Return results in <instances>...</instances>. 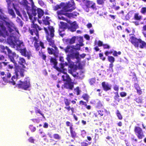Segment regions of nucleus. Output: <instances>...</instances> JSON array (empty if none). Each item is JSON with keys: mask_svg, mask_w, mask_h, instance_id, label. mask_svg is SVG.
Masks as SVG:
<instances>
[{"mask_svg": "<svg viewBox=\"0 0 146 146\" xmlns=\"http://www.w3.org/2000/svg\"><path fill=\"white\" fill-rule=\"evenodd\" d=\"M8 12L9 13L12 15L13 17L15 18V15L13 9H9L8 10Z\"/></svg>", "mask_w": 146, "mask_h": 146, "instance_id": "42", "label": "nucleus"}, {"mask_svg": "<svg viewBox=\"0 0 146 146\" xmlns=\"http://www.w3.org/2000/svg\"><path fill=\"white\" fill-rule=\"evenodd\" d=\"M79 104L82 105H84V106H86V102L83 101L82 100H81L79 102Z\"/></svg>", "mask_w": 146, "mask_h": 146, "instance_id": "64", "label": "nucleus"}, {"mask_svg": "<svg viewBox=\"0 0 146 146\" xmlns=\"http://www.w3.org/2000/svg\"><path fill=\"white\" fill-rule=\"evenodd\" d=\"M28 2L26 0H24L23 4L27 8V13L29 15V19L32 20L33 17L35 16L38 14V19H39L44 14V11L40 8H37L35 6H33L31 9H29L30 7L28 5Z\"/></svg>", "mask_w": 146, "mask_h": 146, "instance_id": "2", "label": "nucleus"}, {"mask_svg": "<svg viewBox=\"0 0 146 146\" xmlns=\"http://www.w3.org/2000/svg\"><path fill=\"white\" fill-rule=\"evenodd\" d=\"M134 131L135 135L139 140L141 139L144 138L145 134L144 131L141 128L137 126H135L134 127Z\"/></svg>", "mask_w": 146, "mask_h": 146, "instance_id": "9", "label": "nucleus"}, {"mask_svg": "<svg viewBox=\"0 0 146 146\" xmlns=\"http://www.w3.org/2000/svg\"><path fill=\"white\" fill-rule=\"evenodd\" d=\"M76 77L77 79L81 80L84 77V75L83 74V72L81 71L77 72L76 74Z\"/></svg>", "mask_w": 146, "mask_h": 146, "instance_id": "33", "label": "nucleus"}, {"mask_svg": "<svg viewBox=\"0 0 146 146\" xmlns=\"http://www.w3.org/2000/svg\"><path fill=\"white\" fill-rule=\"evenodd\" d=\"M50 63L51 65H54L53 67L56 70L59 69V68H58V67L57 66V62L55 58L51 57L50 59Z\"/></svg>", "mask_w": 146, "mask_h": 146, "instance_id": "25", "label": "nucleus"}, {"mask_svg": "<svg viewBox=\"0 0 146 146\" xmlns=\"http://www.w3.org/2000/svg\"><path fill=\"white\" fill-rule=\"evenodd\" d=\"M106 0H96L97 4L99 5H103Z\"/></svg>", "mask_w": 146, "mask_h": 146, "instance_id": "44", "label": "nucleus"}, {"mask_svg": "<svg viewBox=\"0 0 146 146\" xmlns=\"http://www.w3.org/2000/svg\"><path fill=\"white\" fill-rule=\"evenodd\" d=\"M18 63L20 65L22 66L23 68H25V66L24 64H26V61L24 58L21 57H19Z\"/></svg>", "mask_w": 146, "mask_h": 146, "instance_id": "30", "label": "nucleus"}, {"mask_svg": "<svg viewBox=\"0 0 146 146\" xmlns=\"http://www.w3.org/2000/svg\"><path fill=\"white\" fill-rule=\"evenodd\" d=\"M103 48L104 49H109L110 48V46L107 44H104L103 45Z\"/></svg>", "mask_w": 146, "mask_h": 146, "instance_id": "60", "label": "nucleus"}, {"mask_svg": "<svg viewBox=\"0 0 146 146\" xmlns=\"http://www.w3.org/2000/svg\"><path fill=\"white\" fill-rule=\"evenodd\" d=\"M102 85L103 90L107 91L111 89V86L108 83L105 82H103L102 83Z\"/></svg>", "mask_w": 146, "mask_h": 146, "instance_id": "22", "label": "nucleus"}, {"mask_svg": "<svg viewBox=\"0 0 146 146\" xmlns=\"http://www.w3.org/2000/svg\"><path fill=\"white\" fill-rule=\"evenodd\" d=\"M116 114L118 119L119 120H121L123 119L122 116L121 114L119 111L117 110L116 111Z\"/></svg>", "mask_w": 146, "mask_h": 146, "instance_id": "45", "label": "nucleus"}, {"mask_svg": "<svg viewBox=\"0 0 146 146\" xmlns=\"http://www.w3.org/2000/svg\"><path fill=\"white\" fill-rule=\"evenodd\" d=\"M113 89L114 90L117 91V92H118L119 90V87L117 85H115L113 87Z\"/></svg>", "mask_w": 146, "mask_h": 146, "instance_id": "63", "label": "nucleus"}, {"mask_svg": "<svg viewBox=\"0 0 146 146\" xmlns=\"http://www.w3.org/2000/svg\"><path fill=\"white\" fill-rule=\"evenodd\" d=\"M108 61L111 63H113L115 61L114 58L112 56H108Z\"/></svg>", "mask_w": 146, "mask_h": 146, "instance_id": "40", "label": "nucleus"}, {"mask_svg": "<svg viewBox=\"0 0 146 146\" xmlns=\"http://www.w3.org/2000/svg\"><path fill=\"white\" fill-rule=\"evenodd\" d=\"M29 128L32 132L35 131L36 129L35 127H33V125H29Z\"/></svg>", "mask_w": 146, "mask_h": 146, "instance_id": "59", "label": "nucleus"}, {"mask_svg": "<svg viewBox=\"0 0 146 146\" xmlns=\"http://www.w3.org/2000/svg\"><path fill=\"white\" fill-rule=\"evenodd\" d=\"M5 25L8 28L9 31L8 32L10 35H11V33L14 31H15L17 33H19L17 29L11 21H9L8 22H6Z\"/></svg>", "mask_w": 146, "mask_h": 146, "instance_id": "11", "label": "nucleus"}, {"mask_svg": "<svg viewBox=\"0 0 146 146\" xmlns=\"http://www.w3.org/2000/svg\"><path fill=\"white\" fill-rule=\"evenodd\" d=\"M70 69L68 70V73L72 74L74 77H76V74L78 72H76L77 68H74L73 66H70Z\"/></svg>", "mask_w": 146, "mask_h": 146, "instance_id": "20", "label": "nucleus"}, {"mask_svg": "<svg viewBox=\"0 0 146 146\" xmlns=\"http://www.w3.org/2000/svg\"><path fill=\"white\" fill-rule=\"evenodd\" d=\"M66 124L67 127H69V129L73 128V125L70 122L66 121Z\"/></svg>", "mask_w": 146, "mask_h": 146, "instance_id": "47", "label": "nucleus"}, {"mask_svg": "<svg viewBox=\"0 0 146 146\" xmlns=\"http://www.w3.org/2000/svg\"><path fill=\"white\" fill-rule=\"evenodd\" d=\"M99 56L100 59L104 61L106 60V57H104V55L103 53H100L99 54Z\"/></svg>", "mask_w": 146, "mask_h": 146, "instance_id": "55", "label": "nucleus"}, {"mask_svg": "<svg viewBox=\"0 0 146 146\" xmlns=\"http://www.w3.org/2000/svg\"><path fill=\"white\" fill-rule=\"evenodd\" d=\"M64 75L62 76V78L63 81L66 82L72 80L70 78L69 75L66 72H65V73H64Z\"/></svg>", "mask_w": 146, "mask_h": 146, "instance_id": "28", "label": "nucleus"}, {"mask_svg": "<svg viewBox=\"0 0 146 146\" xmlns=\"http://www.w3.org/2000/svg\"><path fill=\"white\" fill-rule=\"evenodd\" d=\"M78 28V25L76 23L72 24L70 27H68V29L71 31L73 32L75 31Z\"/></svg>", "mask_w": 146, "mask_h": 146, "instance_id": "27", "label": "nucleus"}, {"mask_svg": "<svg viewBox=\"0 0 146 146\" xmlns=\"http://www.w3.org/2000/svg\"><path fill=\"white\" fill-rule=\"evenodd\" d=\"M129 41L135 48H146V43L141 39H138L133 36L130 37Z\"/></svg>", "mask_w": 146, "mask_h": 146, "instance_id": "5", "label": "nucleus"}, {"mask_svg": "<svg viewBox=\"0 0 146 146\" xmlns=\"http://www.w3.org/2000/svg\"><path fill=\"white\" fill-rule=\"evenodd\" d=\"M70 136L72 138L74 139L78 137L77 133L73 127L70 129Z\"/></svg>", "mask_w": 146, "mask_h": 146, "instance_id": "23", "label": "nucleus"}, {"mask_svg": "<svg viewBox=\"0 0 146 146\" xmlns=\"http://www.w3.org/2000/svg\"><path fill=\"white\" fill-rule=\"evenodd\" d=\"M15 75H13L11 77V81L10 80V83H11L13 85H15L16 84L15 81H16L18 78L19 75L17 72L15 71Z\"/></svg>", "mask_w": 146, "mask_h": 146, "instance_id": "24", "label": "nucleus"}, {"mask_svg": "<svg viewBox=\"0 0 146 146\" xmlns=\"http://www.w3.org/2000/svg\"><path fill=\"white\" fill-rule=\"evenodd\" d=\"M106 112L105 110H100L98 111V114L100 115L101 116H106Z\"/></svg>", "mask_w": 146, "mask_h": 146, "instance_id": "41", "label": "nucleus"}, {"mask_svg": "<svg viewBox=\"0 0 146 146\" xmlns=\"http://www.w3.org/2000/svg\"><path fill=\"white\" fill-rule=\"evenodd\" d=\"M82 97L83 99L86 100L87 102H88L89 100V96L87 94H83L82 96Z\"/></svg>", "mask_w": 146, "mask_h": 146, "instance_id": "46", "label": "nucleus"}, {"mask_svg": "<svg viewBox=\"0 0 146 146\" xmlns=\"http://www.w3.org/2000/svg\"><path fill=\"white\" fill-rule=\"evenodd\" d=\"M127 94V93L126 92H121L120 93V96L121 97H124L126 96Z\"/></svg>", "mask_w": 146, "mask_h": 146, "instance_id": "61", "label": "nucleus"}, {"mask_svg": "<svg viewBox=\"0 0 146 146\" xmlns=\"http://www.w3.org/2000/svg\"><path fill=\"white\" fill-rule=\"evenodd\" d=\"M129 76L131 77L130 79H131L134 82L137 81V78L134 72H131Z\"/></svg>", "mask_w": 146, "mask_h": 146, "instance_id": "35", "label": "nucleus"}, {"mask_svg": "<svg viewBox=\"0 0 146 146\" xmlns=\"http://www.w3.org/2000/svg\"><path fill=\"white\" fill-rule=\"evenodd\" d=\"M140 13L143 15H145L146 13V7H142Z\"/></svg>", "mask_w": 146, "mask_h": 146, "instance_id": "51", "label": "nucleus"}, {"mask_svg": "<svg viewBox=\"0 0 146 146\" xmlns=\"http://www.w3.org/2000/svg\"><path fill=\"white\" fill-rule=\"evenodd\" d=\"M50 18L48 16L43 17V18L42 19V21L43 23L46 25H49L50 24L49 21L50 20Z\"/></svg>", "mask_w": 146, "mask_h": 146, "instance_id": "29", "label": "nucleus"}, {"mask_svg": "<svg viewBox=\"0 0 146 146\" xmlns=\"http://www.w3.org/2000/svg\"><path fill=\"white\" fill-rule=\"evenodd\" d=\"M60 67H58V68H59V69L56 70L58 72L62 73H65V72L64 70V67H65L64 64L63 63H60Z\"/></svg>", "mask_w": 146, "mask_h": 146, "instance_id": "34", "label": "nucleus"}, {"mask_svg": "<svg viewBox=\"0 0 146 146\" xmlns=\"http://www.w3.org/2000/svg\"><path fill=\"white\" fill-rule=\"evenodd\" d=\"M18 43H16L15 44V48L18 51H20L22 49L25 48V45L23 42L19 40L18 41Z\"/></svg>", "mask_w": 146, "mask_h": 146, "instance_id": "19", "label": "nucleus"}, {"mask_svg": "<svg viewBox=\"0 0 146 146\" xmlns=\"http://www.w3.org/2000/svg\"><path fill=\"white\" fill-rule=\"evenodd\" d=\"M53 137L54 139L58 140H60L61 139V136L57 133L53 134Z\"/></svg>", "mask_w": 146, "mask_h": 146, "instance_id": "39", "label": "nucleus"}, {"mask_svg": "<svg viewBox=\"0 0 146 146\" xmlns=\"http://www.w3.org/2000/svg\"><path fill=\"white\" fill-rule=\"evenodd\" d=\"M8 56L10 61L13 62L14 65L15 66L17 64L16 61L15 60V57L18 58V56L17 55L16 53L14 52H13L10 50L9 51L8 53Z\"/></svg>", "mask_w": 146, "mask_h": 146, "instance_id": "12", "label": "nucleus"}, {"mask_svg": "<svg viewBox=\"0 0 146 146\" xmlns=\"http://www.w3.org/2000/svg\"><path fill=\"white\" fill-rule=\"evenodd\" d=\"M96 80L95 78H92L90 80L89 83L90 85H93L95 82Z\"/></svg>", "mask_w": 146, "mask_h": 146, "instance_id": "58", "label": "nucleus"}, {"mask_svg": "<svg viewBox=\"0 0 146 146\" xmlns=\"http://www.w3.org/2000/svg\"><path fill=\"white\" fill-rule=\"evenodd\" d=\"M0 27L2 31V36L4 37L9 36L7 38V42L12 47L15 48V44L17 42L15 40L14 37L10 35L7 30L6 28L2 21H0Z\"/></svg>", "mask_w": 146, "mask_h": 146, "instance_id": "3", "label": "nucleus"}, {"mask_svg": "<svg viewBox=\"0 0 146 146\" xmlns=\"http://www.w3.org/2000/svg\"><path fill=\"white\" fill-rule=\"evenodd\" d=\"M134 86L138 94L139 95H141L143 93V92L139 84L137 83H135L134 84Z\"/></svg>", "mask_w": 146, "mask_h": 146, "instance_id": "26", "label": "nucleus"}, {"mask_svg": "<svg viewBox=\"0 0 146 146\" xmlns=\"http://www.w3.org/2000/svg\"><path fill=\"white\" fill-rule=\"evenodd\" d=\"M11 76V73L7 72L5 74V76L2 77L3 80L5 82L10 83V78Z\"/></svg>", "mask_w": 146, "mask_h": 146, "instance_id": "18", "label": "nucleus"}, {"mask_svg": "<svg viewBox=\"0 0 146 146\" xmlns=\"http://www.w3.org/2000/svg\"><path fill=\"white\" fill-rule=\"evenodd\" d=\"M0 48L2 50V52L4 53L5 54H6L7 53H7L9 52V51L10 50V49L7 46H5L3 45H1L0 46Z\"/></svg>", "mask_w": 146, "mask_h": 146, "instance_id": "32", "label": "nucleus"}, {"mask_svg": "<svg viewBox=\"0 0 146 146\" xmlns=\"http://www.w3.org/2000/svg\"><path fill=\"white\" fill-rule=\"evenodd\" d=\"M143 99L142 98L141 96H139L135 99V100L138 104H142L143 103Z\"/></svg>", "mask_w": 146, "mask_h": 146, "instance_id": "37", "label": "nucleus"}, {"mask_svg": "<svg viewBox=\"0 0 146 146\" xmlns=\"http://www.w3.org/2000/svg\"><path fill=\"white\" fill-rule=\"evenodd\" d=\"M60 28L61 29H66L68 28V25L67 23L63 22H60Z\"/></svg>", "mask_w": 146, "mask_h": 146, "instance_id": "36", "label": "nucleus"}, {"mask_svg": "<svg viewBox=\"0 0 146 146\" xmlns=\"http://www.w3.org/2000/svg\"><path fill=\"white\" fill-rule=\"evenodd\" d=\"M24 70L21 68L20 66H16L15 69V71L17 72V74H18L19 72L20 73V75L22 77H24Z\"/></svg>", "mask_w": 146, "mask_h": 146, "instance_id": "21", "label": "nucleus"}, {"mask_svg": "<svg viewBox=\"0 0 146 146\" xmlns=\"http://www.w3.org/2000/svg\"><path fill=\"white\" fill-rule=\"evenodd\" d=\"M83 2L85 1V0H82ZM86 2L85 3H86V5L87 7H90L91 6L90 5L92 3L90 1H86Z\"/></svg>", "mask_w": 146, "mask_h": 146, "instance_id": "48", "label": "nucleus"}, {"mask_svg": "<svg viewBox=\"0 0 146 146\" xmlns=\"http://www.w3.org/2000/svg\"><path fill=\"white\" fill-rule=\"evenodd\" d=\"M62 9L58 11L57 12L58 18L59 19L67 21L68 19L65 18L63 17L62 16V15H64L70 18L73 17V15L72 13H67V12L68 11L64 9V7H62Z\"/></svg>", "mask_w": 146, "mask_h": 146, "instance_id": "7", "label": "nucleus"}, {"mask_svg": "<svg viewBox=\"0 0 146 146\" xmlns=\"http://www.w3.org/2000/svg\"><path fill=\"white\" fill-rule=\"evenodd\" d=\"M45 33L46 40L48 42H54V28L53 26H48L43 28Z\"/></svg>", "mask_w": 146, "mask_h": 146, "instance_id": "4", "label": "nucleus"}, {"mask_svg": "<svg viewBox=\"0 0 146 146\" xmlns=\"http://www.w3.org/2000/svg\"><path fill=\"white\" fill-rule=\"evenodd\" d=\"M35 110V112L36 114L38 113L40 114L43 117H44V114L41 113V111L39 109H38L37 107H34Z\"/></svg>", "mask_w": 146, "mask_h": 146, "instance_id": "38", "label": "nucleus"}, {"mask_svg": "<svg viewBox=\"0 0 146 146\" xmlns=\"http://www.w3.org/2000/svg\"><path fill=\"white\" fill-rule=\"evenodd\" d=\"M74 82H72V80H70L64 83V84L62 85L61 88L62 89H66L72 90L74 87Z\"/></svg>", "mask_w": 146, "mask_h": 146, "instance_id": "14", "label": "nucleus"}, {"mask_svg": "<svg viewBox=\"0 0 146 146\" xmlns=\"http://www.w3.org/2000/svg\"><path fill=\"white\" fill-rule=\"evenodd\" d=\"M49 45L54 48V49L52 48L48 47L47 48L48 52L49 54H53L56 57H58L59 54L58 48L55 44V42H48Z\"/></svg>", "mask_w": 146, "mask_h": 146, "instance_id": "8", "label": "nucleus"}, {"mask_svg": "<svg viewBox=\"0 0 146 146\" xmlns=\"http://www.w3.org/2000/svg\"><path fill=\"white\" fill-rule=\"evenodd\" d=\"M64 102L66 105L64 107V108L67 110V111L69 112L70 110H71L72 113H73L74 112V108L73 107H71L69 106L70 104V100L66 98H64Z\"/></svg>", "mask_w": 146, "mask_h": 146, "instance_id": "15", "label": "nucleus"}, {"mask_svg": "<svg viewBox=\"0 0 146 146\" xmlns=\"http://www.w3.org/2000/svg\"><path fill=\"white\" fill-rule=\"evenodd\" d=\"M133 19L135 21L133 22V23L135 25L138 26L140 24L139 22L143 19V16L139 13L137 12L134 13Z\"/></svg>", "mask_w": 146, "mask_h": 146, "instance_id": "13", "label": "nucleus"}, {"mask_svg": "<svg viewBox=\"0 0 146 146\" xmlns=\"http://www.w3.org/2000/svg\"><path fill=\"white\" fill-rule=\"evenodd\" d=\"M76 37L73 36L70 39V44H73L75 43L76 40Z\"/></svg>", "mask_w": 146, "mask_h": 146, "instance_id": "53", "label": "nucleus"}, {"mask_svg": "<svg viewBox=\"0 0 146 146\" xmlns=\"http://www.w3.org/2000/svg\"><path fill=\"white\" fill-rule=\"evenodd\" d=\"M64 9L68 12H71L76 8L74 0H70L66 3H64Z\"/></svg>", "mask_w": 146, "mask_h": 146, "instance_id": "10", "label": "nucleus"}, {"mask_svg": "<svg viewBox=\"0 0 146 146\" xmlns=\"http://www.w3.org/2000/svg\"><path fill=\"white\" fill-rule=\"evenodd\" d=\"M1 20H3L4 22L5 23V24H6V22H8L10 21L8 17L3 16L2 18H1Z\"/></svg>", "mask_w": 146, "mask_h": 146, "instance_id": "52", "label": "nucleus"}, {"mask_svg": "<svg viewBox=\"0 0 146 146\" xmlns=\"http://www.w3.org/2000/svg\"><path fill=\"white\" fill-rule=\"evenodd\" d=\"M103 106L102 103L100 101H98V102L96 103V107L97 108H99L102 107Z\"/></svg>", "mask_w": 146, "mask_h": 146, "instance_id": "49", "label": "nucleus"}, {"mask_svg": "<svg viewBox=\"0 0 146 146\" xmlns=\"http://www.w3.org/2000/svg\"><path fill=\"white\" fill-rule=\"evenodd\" d=\"M71 48V47L70 46H67L64 49V50L66 52V53H67L69 52H70V49Z\"/></svg>", "mask_w": 146, "mask_h": 146, "instance_id": "54", "label": "nucleus"}, {"mask_svg": "<svg viewBox=\"0 0 146 146\" xmlns=\"http://www.w3.org/2000/svg\"><path fill=\"white\" fill-rule=\"evenodd\" d=\"M115 96L114 97V99L116 100L118 102H119V95L118 93V92H116L115 93Z\"/></svg>", "mask_w": 146, "mask_h": 146, "instance_id": "50", "label": "nucleus"}, {"mask_svg": "<svg viewBox=\"0 0 146 146\" xmlns=\"http://www.w3.org/2000/svg\"><path fill=\"white\" fill-rule=\"evenodd\" d=\"M19 52L22 55L25 57H27L28 59L30 58L31 55V52L30 51H27L26 47L23 48V49H22L19 51Z\"/></svg>", "mask_w": 146, "mask_h": 146, "instance_id": "16", "label": "nucleus"}, {"mask_svg": "<svg viewBox=\"0 0 146 146\" xmlns=\"http://www.w3.org/2000/svg\"><path fill=\"white\" fill-rule=\"evenodd\" d=\"M30 80L26 78L23 81L20 80L19 83L17 84L16 86L19 89H21L25 90H27L31 87Z\"/></svg>", "mask_w": 146, "mask_h": 146, "instance_id": "6", "label": "nucleus"}, {"mask_svg": "<svg viewBox=\"0 0 146 146\" xmlns=\"http://www.w3.org/2000/svg\"><path fill=\"white\" fill-rule=\"evenodd\" d=\"M74 55L75 56L76 58L78 60H80V58L79 57V54L78 52H77L74 54Z\"/></svg>", "mask_w": 146, "mask_h": 146, "instance_id": "56", "label": "nucleus"}, {"mask_svg": "<svg viewBox=\"0 0 146 146\" xmlns=\"http://www.w3.org/2000/svg\"><path fill=\"white\" fill-rule=\"evenodd\" d=\"M113 52L112 50H110L109 51L108 50H106L104 52V54L106 56H108L109 54H111Z\"/></svg>", "mask_w": 146, "mask_h": 146, "instance_id": "57", "label": "nucleus"}, {"mask_svg": "<svg viewBox=\"0 0 146 146\" xmlns=\"http://www.w3.org/2000/svg\"><path fill=\"white\" fill-rule=\"evenodd\" d=\"M64 4V3L61 2L59 5L57 4L56 5L53 6L52 7L54 11H56L63 7Z\"/></svg>", "mask_w": 146, "mask_h": 146, "instance_id": "31", "label": "nucleus"}, {"mask_svg": "<svg viewBox=\"0 0 146 146\" xmlns=\"http://www.w3.org/2000/svg\"><path fill=\"white\" fill-rule=\"evenodd\" d=\"M63 42H65L67 44H70V39L69 38L63 39Z\"/></svg>", "mask_w": 146, "mask_h": 146, "instance_id": "62", "label": "nucleus"}, {"mask_svg": "<svg viewBox=\"0 0 146 146\" xmlns=\"http://www.w3.org/2000/svg\"><path fill=\"white\" fill-rule=\"evenodd\" d=\"M74 91L75 93H76L77 95H78L80 94L81 91L80 90L79 87L78 86H77L74 88Z\"/></svg>", "mask_w": 146, "mask_h": 146, "instance_id": "43", "label": "nucleus"}, {"mask_svg": "<svg viewBox=\"0 0 146 146\" xmlns=\"http://www.w3.org/2000/svg\"><path fill=\"white\" fill-rule=\"evenodd\" d=\"M42 30V29L37 24H35L33 22L31 25V28H29V33L31 35L36 36L32 37L31 38L34 41V45L36 51H38L39 50L40 47L42 49L45 48L44 43L41 41L38 40L39 38L38 31Z\"/></svg>", "mask_w": 146, "mask_h": 146, "instance_id": "1", "label": "nucleus"}, {"mask_svg": "<svg viewBox=\"0 0 146 146\" xmlns=\"http://www.w3.org/2000/svg\"><path fill=\"white\" fill-rule=\"evenodd\" d=\"M130 140L132 145L134 146H136V145L138 143H141V141H139V139L137 137L133 135L130 137Z\"/></svg>", "mask_w": 146, "mask_h": 146, "instance_id": "17", "label": "nucleus"}]
</instances>
